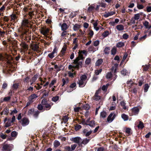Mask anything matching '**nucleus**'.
Here are the masks:
<instances>
[{
  "label": "nucleus",
  "mask_w": 151,
  "mask_h": 151,
  "mask_svg": "<svg viewBox=\"0 0 151 151\" xmlns=\"http://www.w3.org/2000/svg\"><path fill=\"white\" fill-rule=\"evenodd\" d=\"M60 145V142L56 140L53 143L54 146L55 148H56L59 146Z\"/></svg>",
  "instance_id": "a878e982"
},
{
  "label": "nucleus",
  "mask_w": 151,
  "mask_h": 151,
  "mask_svg": "<svg viewBox=\"0 0 151 151\" xmlns=\"http://www.w3.org/2000/svg\"><path fill=\"white\" fill-rule=\"evenodd\" d=\"M116 48L115 47H114L111 50L112 55H114L116 54Z\"/></svg>",
  "instance_id": "c9c22d12"
},
{
  "label": "nucleus",
  "mask_w": 151,
  "mask_h": 151,
  "mask_svg": "<svg viewBox=\"0 0 151 151\" xmlns=\"http://www.w3.org/2000/svg\"><path fill=\"white\" fill-rule=\"evenodd\" d=\"M59 99V97L58 96H56L53 97L52 99V100L54 102H55L57 101Z\"/></svg>",
  "instance_id": "4c0bfd02"
},
{
  "label": "nucleus",
  "mask_w": 151,
  "mask_h": 151,
  "mask_svg": "<svg viewBox=\"0 0 151 151\" xmlns=\"http://www.w3.org/2000/svg\"><path fill=\"white\" fill-rule=\"evenodd\" d=\"M38 96L36 94L34 93L30 96L29 98V100H30L33 102L34 100Z\"/></svg>",
  "instance_id": "f8f14e48"
},
{
  "label": "nucleus",
  "mask_w": 151,
  "mask_h": 151,
  "mask_svg": "<svg viewBox=\"0 0 151 151\" xmlns=\"http://www.w3.org/2000/svg\"><path fill=\"white\" fill-rule=\"evenodd\" d=\"M118 66V64L116 63L114 64V66H112L111 68V70L113 71L114 70V72L116 73L117 68Z\"/></svg>",
  "instance_id": "393cba45"
},
{
  "label": "nucleus",
  "mask_w": 151,
  "mask_h": 151,
  "mask_svg": "<svg viewBox=\"0 0 151 151\" xmlns=\"http://www.w3.org/2000/svg\"><path fill=\"white\" fill-rule=\"evenodd\" d=\"M120 104L124 109L126 110L127 109V107L125 106L126 104L124 101H121L120 103Z\"/></svg>",
  "instance_id": "a19ab883"
},
{
  "label": "nucleus",
  "mask_w": 151,
  "mask_h": 151,
  "mask_svg": "<svg viewBox=\"0 0 151 151\" xmlns=\"http://www.w3.org/2000/svg\"><path fill=\"white\" fill-rule=\"evenodd\" d=\"M102 70L101 69H100L99 70H95V73L96 75H98L100 73Z\"/></svg>",
  "instance_id": "de8ad7c7"
},
{
  "label": "nucleus",
  "mask_w": 151,
  "mask_h": 151,
  "mask_svg": "<svg viewBox=\"0 0 151 151\" xmlns=\"http://www.w3.org/2000/svg\"><path fill=\"white\" fill-rule=\"evenodd\" d=\"M137 127L139 129H142L144 127L143 123L141 121H139V124Z\"/></svg>",
  "instance_id": "7c9ffc66"
},
{
  "label": "nucleus",
  "mask_w": 151,
  "mask_h": 151,
  "mask_svg": "<svg viewBox=\"0 0 151 151\" xmlns=\"http://www.w3.org/2000/svg\"><path fill=\"white\" fill-rule=\"evenodd\" d=\"M50 30L48 28L44 29H41V33L45 36H46L47 33L49 32Z\"/></svg>",
  "instance_id": "9b49d317"
},
{
  "label": "nucleus",
  "mask_w": 151,
  "mask_h": 151,
  "mask_svg": "<svg viewBox=\"0 0 151 151\" xmlns=\"http://www.w3.org/2000/svg\"><path fill=\"white\" fill-rule=\"evenodd\" d=\"M68 117L67 116H65L63 118V120L65 123H66L68 121Z\"/></svg>",
  "instance_id": "680f3d73"
},
{
  "label": "nucleus",
  "mask_w": 151,
  "mask_h": 151,
  "mask_svg": "<svg viewBox=\"0 0 151 151\" xmlns=\"http://www.w3.org/2000/svg\"><path fill=\"white\" fill-rule=\"evenodd\" d=\"M17 133L15 131H14L12 132L11 134V136L13 137H17Z\"/></svg>",
  "instance_id": "37998d69"
},
{
  "label": "nucleus",
  "mask_w": 151,
  "mask_h": 151,
  "mask_svg": "<svg viewBox=\"0 0 151 151\" xmlns=\"http://www.w3.org/2000/svg\"><path fill=\"white\" fill-rule=\"evenodd\" d=\"M94 33L93 31L91 29L89 30V32L88 33V35L90 37V38H91L92 37Z\"/></svg>",
  "instance_id": "09e8293b"
},
{
  "label": "nucleus",
  "mask_w": 151,
  "mask_h": 151,
  "mask_svg": "<svg viewBox=\"0 0 151 151\" xmlns=\"http://www.w3.org/2000/svg\"><path fill=\"white\" fill-rule=\"evenodd\" d=\"M135 20L133 17L130 20V23L128 24V25H132V24H135Z\"/></svg>",
  "instance_id": "c03bdc74"
},
{
  "label": "nucleus",
  "mask_w": 151,
  "mask_h": 151,
  "mask_svg": "<svg viewBox=\"0 0 151 151\" xmlns=\"http://www.w3.org/2000/svg\"><path fill=\"white\" fill-rule=\"evenodd\" d=\"M62 82H63V84L62 86H63L67 84L69 82L68 79V78H63L62 80Z\"/></svg>",
  "instance_id": "aec40b11"
},
{
  "label": "nucleus",
  "mask_w": 151,
  "mask_h": 151,
  "mask_svg": "<svg viewBox=\"0 0 151 151\" xmlns=\"http://www.w3.org/2000/svg\"><path fill=\"white\" fill-rule=\"evenodd\" d=\"M90 140V139H87V138L84 139L83 140L82 139V141L81 142L80 144L81 145L83 144L85 145L89 142Z\"/></svg>",
  "instance_id": "6ab92c4d"
},
{
  "label": "nucleus",
  "mask_w": 151,
  "mask_h": 151,
  "mask_svg": "<svg viewBox=\"0 0 151 151\" xmlns=\"http://www.w3.org/2000/svg\"><path fill=\"white\" fill-rule=\"evenodd\" d=\"M21 122L22 125L24 127L29 124V120L27 118H24L22 119Z\"/></svg>",
  "instance_id": "0eeeda50"
},
{
  "label": "nucleus",
  "mask_w": 151,
  "mask_h": 151,
  "mask_svg": "<svg viewBox=\"0 0 151 151\" xmlns=\"http://www.w3.org/2000/svg\"><path fill=\"white\" fill-rule=\"evenodd\" d=\"M34 112V109H29L28 112V114L29 115L33 114Z\"/></svg>",
  "instance_id": "ea45409f"
},
{
  "label": "nucleus",
  "mask_w": 151,
  "mask_h": 151,
  "mask_svg": "<svg viewBox=\"0 0 151 151\" xmlns=\"http://www.w3.org/2000/svg\"><path fill=\"white\" fill-rule=\"evenodd\" d=\"M124 45V42H118L116 44V47H120L123 46Z\"/></svg>",
  "instance_id": "c85d7f7f"
},
{
  "label": "nucleus",
  "mask_w": 151,
  "mask_h": 151,
  "mask_svg": "<svg viewBox=\"0 0 151 151\" xmlns=\"http://www.w3.org/2000/svg\"><path fill=\"white\" fill-rule=\"evenodd\" d=\"M67 35H69V34L67 33L66 31H63V32L61 34V36L62 37H64Z\"/></svg>",
  "instance_id": "6e6d98bb"
},
{
  "label": "nucleus",
  "mask_w": 151,
  "mask_h": 151,
  "mask_svg": "<svg viewBox=\"0 0 151 151\" xmlns=\"http://www.w3.org/2000/svg\"><path fill=\"white\" fill-rule=\"evenodd\" d=\"M11 148L10 145L7 144H4L2 148V151H10Z\"/></svg>",
  "instance_id": "6e6552de"
},
{
  "label": "nucleus",
  "mask_w": 151,
  "mask_h": 151,
  "mask_svg": "<svg viewBox=\"0 0 151 151\" xmlns=\"http://www.w3.org/2000/svg\"><path fill=\"white\" fill-rule=\"evenodd\" d=\"M12 123L10 121V119H9L5 125V127H7L11 125V123Z\"/></svg>",
  "instance_id": "f704fd0d"
},
{
  "label": "nucleus",
  "mask_w": 151,
  "mask_h": 151,
  "mask_svg": "<svg viewBox=\"0 0 151 151\" xmlns=\"http://www.w3.org/2000/svg\"><path fill=\"white\" fill-rule=\"evenodd\" d=\"M19 87V84L18 83H15L13 85V87L15 89H17Z\"/></svg>",
  "instance_id": "774afa93"
},
{
  "label": "nucleus",
  "mask_w": 151,
  "mask_h": 151,
  "mask_svg": "<svg viewBox=\"0 0 151 151\" xmlns=\"http://www.w3.org/2000/svg\"><path fill=\"white\" fill-rule=\"evenodd\" d=\"M149 86L148 84H145V88H144V92H147L148 89L149 88Z\"/></svg>",
  "instance_id": "864d4df0"
},
{
  "label": "nucleus",
  "mask_w": 151,
  "mask_h": 151,
  "mask_svg": "<svg viewBox=\"0 0 151 151\" xmlns=\"http://www.w3.org/2000/svg\"><path fill=\"white\" fill-rule=\"evenodd\" d=\"M9 113V109L8 108H5L3 111L1 113V114H4L7 115Z\"/></svg>",
  "instance_id": "b1692460"
},
{
  "label": "nucleus",
  "mask_w": 151,
  "mask_h": 151,
  "mask_svg": "<svg viewBox=\"0 0 151 151\" xmlns=\"http://www.w3.org/2000/svg\"><path fill=\"white\" fill-rule=\"evenodd\" d=\"M107 115L105 111H103L100 113V117L103 118H105Z\"/></svg>",
  "instance_id": "cd10ccee"
},
{
  "label": "nucleus",
  "mask_w": 151,
  "mask_h": 151,
  "mask_svg": "<svg viewBox=\"0 0 151 151\" xmlns=\"http://www.w3.org/2000/svg\"><path fill=\"white\" fill-rule=\"evenodd\" d=\"M37 109L39 110H42L43 109V106L41 104H38L37 107Z\"/></svg>",
  "instance_id": "603ef678"
},
{
  "label": "nucleus",
  "mask_w": 151,
  "mask_h": 151,
  "mask_svg": "<svg viewBox=\"0 0 151 151\" xmlns=\"http://www.w3.org/2000/svg\"><path fill=\"white\" fill-rule=\"evenodd\" d=\"M127 73V70L124 69L122 70L121 71V74L124 76H125L126 75Z\"/></svg>",
  "instance_id": "338daca9"
},
{
  "label": "nucleus",
  "mask_w": 151,
  "mask_h": 151,
  "mask_svg": "<svg viewBox=\"0 0 151 151\" xmlns=\"http://www.w3.org/2000/svg\"><path fill=\"white\" fill-rule=\"evenodd\" d=\"M87 76L85 75H82L80 77V79L77 82V83L79 85L80 87H83L86 85L87 81Z\"/></svg>",
  "instance_id": "f03ea898"
},
{
  "label": "nucleus",
  "mask_w": 151,
  "mask_h": 151,
  "mask_svg": "<svg viewBox=\"0 0 151 151\" xmlns=\"http://www.w3.org/2000/svg\"><path fill=\"white\" fill-rule=\"evenodd\" d=\"M77 11L72 12L70 15V17L71 18H73L77 14Z\"/></svg>",
  "instance_id": "c756f323"
},
{
  "label": "nucleus",
  "mask_w": 151,
  "mask_h": 151,
  "mask_svg": "<svg viewBox=\"0 0 151 151\" xmlns=\"http://www.w3.org/2000/svg\"><path fill=\"white\" fill-rule=\"evenodd\" d=\"M73 30L74 31H76L79 30L81 27V25L78 24H76L74 25L73 24Z\"/></svg>",
  "instance_id": "2eb2a0df"
},
{
  "label": "nucleus",
  "mask_w": 151,
  "mask_h": 151,
  "mask_svg": "<svg viewBox=\"0 0 151 151\" xmlns=\"http://www.w3.org/2000/svg\"><path fill=\"white\" fill-rule=\"evenodd\" d=\"M134 19L136 20H138L140 18V15L138 13L134 14Z\"/></svg>",
  "instance_id": "a18cd8bd"
},
{
  "label": "nucleus",
  "mask_w": 151,
  "mask_h": 151,
  "mask_svg": "<svg viewBox=\"0 0 151 151\" xmlns=\"http://www.w3.org/2000/svg\"><path fill=\"white\" fill-rule=\"evenodd\" d=\"M77 146V145L76 144H73L71 145V151H73L75 149Z\"/></svg>",
  "instance_id": "e2e57ef3"
},
{
  "label": "nucleus",
  "mask_w": 151,
  "mask_h": 151,
  "mask_svg": "<svg viewBox=\"0 0 151 151\" xmlns=\"http://www.w3.org/2000/svg\"><path fill=\"white\" fill-rule=\"evenodd\" d=\"M101 98L100 96L98 95V92H96L94 95L93 97V99L94 100L97 101L99 100Z\"/></svg>",
  "instance_id": "dca6fc26"
},
{
  "label": "nucleus",
  "mask_w": 151,
  "mask_h": 151,
  "mask_svg": "<svg viewBox=\"0 0 151 151\" xmlns=\"http://www.w3.org/2000/svg\"><path fill=\"white\" fill-rule=\"evenodd\" d=\"M68 76L70 77H71V78L75 76L76 73L75 72L74 73H72L71 72H69L68 73Z\"/></svg>",
  "instance_id": "8fccbe9b"
},
{
  "label": "nucleus",
  "mask_w": 151,
  "mask_h": 151,
  "mask_svg": "<svg viewBox=\"0 0 151 151\" xmlns=\"http://www.w3.org/2000/svg\"><path fill=\"white\" fill-rule=\"evenodd\" d=\"M67 48V46L66 44H65L63 46V48H62V50L61 51V53L62 55H64L65 53Z\"/></svg>",
  "instance_id": "4468645a"
},
{
  "label": "nucleus",
  "mask_w": 151,
  "mask_h": 151,
  "mask_svg": "<svg viewBox=\"0 0 151 151\" xmlns=\"http://www.w3.org/2000/svg\"><path fill=\"white\" fill-rule=\"evenodd\" d=\"M78 56L74 60L73 63L75 64L74 65H70L68 66V68L72 71H73L74 69L75 68H77V69L80 67H81L82 65V62L79 61L81 60H83L84 59L83 55L80 53V52H78Z\"/></svg>",
  "instance_id": "f257e3e1"
},
{
  "label": "nucleus",
  "mask_w": 151,
  "mask_h": 151,
  "mask_svg": "<svg viewBox=\"0 0 151 151\" xmlns=\"http://www.w3.org/2000/svg\"><path fill=\"white\" fill-rule=\"evenodd\" d=\"M116 29L119 31H122L124 29V26L122 24L117 25L116 27Z\"/></svg>",
  "instance_id": "ddd939ff"
},
{
  "label": "nucleus",
  "mask_w": 151,
  "mask_h": 151,
  "mask_svg": "<svg viewBox=\"0 0 151 151\" xmlns=\"http://www.w3.org/2000/svg\"><path fill=\"white\" fill-rule=\"evenodd\" d=\"M115 12L112 11L106 13L104 15V16L105 17H107L109 16H111L113 14H115Z\"/></svg>",
  "instance_id": "a211bd4d"
},
{
  "label": "nucleus",
  "mask_w": 151,
  "mask_h": 151,
  "mask_svg": "<svg viewBox=\"0 0 151 151\" xmlns=\"http://www.w3.org/2000/svg\"><path fill=\"white\" fill-rule=\"evenodd\" d=\"M87 125H88L91 127H94L95 126L94 121L92 120L90 122L89 124H87Z\"/></svg>",
  "instance_id": "58836bf2"
},
{
  "label": "nucleus",
  "mask_w": 151,
  "mask_h": 151,
  "mask_svg": "<svg viewBox=\"0 0 151 151\" xmlns=\"http://www.w3.org/2000/svg\"><path fill=\"white\" fill-rule=\"evenodd\" d=\"M39 114V112L37 111L34 112L33 114L34 116L35 117H37Z\"/></svg>",
  "instance_id": "4d7b16f0"
},
{
  "label": "nucleus",
  "mask_w": 151,
  "mask_h": 151,
  "mask_svg": "<svg viewBox=\"0 0 151 151\" xmlns=\"http://www.w3.org/2000/svg\"><path fill=\"white\" fill-rule=\"evenodd\" d=\"M83 108L84 109L87 110L90 108V106L86 104L83 106Z\"/></svg>",
  "instance_id": "0e129e2a"
},
{
  "label": "nucleus",
  "mask_w": 151,
  "mask_h": 151,
  "mask_svg": "<svg viewBox=\"0 0 151 151\" xmlns=\"http://www.w3.org/2000/svg\"><path fill=\"white\" fill-rule=\"evenodd\" d=\"M110 49L109 47H106L104 50V52L105 54H108L109 52Z\"/></svg>",
  "instance_id": "473e14b6"
},
{
  "label": "nucleus",
  "mask_w": 151,
  "mask_h": 151,
  "mask_svg": "<svg viewBox=\"0 0 151 151\" xmlns=\"http://www.w3.org/2000/svg\"><path fill=\"white\" fill-rule=\"evenodd\" d=\"M52 105V104L50 105V104L47 103L45 105V107L46 109V110H49L51 109Z\"/></svg>",
  "instance_id": "2f4dec72"
},
{
  "label": "nucleus",
  "mask_w": 151,
  "mask_h": 151,
  "mask_svg": "<svg viewBox=\"0 0 151 151\" xmlns=\"http://www.w3.org/2000/svg\"><path fill=\"white\" fill-rule=\"evenodd\" d=\"M81 128V126L79 124H77L75 127V129L76 130H78Z\"/></svg>",
  "instance_id": "69168bd1"
},
{
  "label": "nucleus",
  "mask_w": 151,
  "mask_h": 151,
  "mask_svg": "<svg viewBox=\"0 0 151 151\" xmlns=\"http://www.w3.org/2000/svg\"><path fill=\"white\" fill-rule=\"evenodd\" d=\"M21 47V50L22 52L27 51L28 49V45L24 42H22L20 44Z\"/></svg>",
  "instance_id": "7ed1b4c3"
},
{
  "label": "nucleus",
  "mask_w": 151,
  "mask_h": 151,
  "mask_svg": "<svg viewBox=\"0 0 151 151\" xmlns=\"http://www.w3.org/2000/svg\"><path fill=\"white\" fill-rule=\"evenodd\" d=\"M115 117V114L113 113H111L108 116L107 118V122L111 123L114 120Z\"/></svg>",
  "instance_id": "39448f33"
},
{
  "label": "nucleus",
  "mask_w": 151,
  "mask_h": 151,
  "mask_svg": "<svg viewBox=\"0 0 151 151\" xmlns=\"http://www.w3.org/2000/svg\"><path fill=\"white\" fill-rule=\"evenodd\" d=\"M143 24L146 28L150 29L151 28V25H149V22L147 21L143 22Z\"/></svg>",
  "instance_id": "412c9836"
},
{
  "label": "nucleus",
  "mask_w": 151,
  "mask_h": 151,
  "mask_svg": "<svg viewBox=\"0 0 151 151\" xmlns=\"http://www.w3.org/2000/svg\"><path fill=\"white\" fill-rule=\"evenodd\" d=\"M121 117L124 121H127L129 119L128 116L124 114H122L121 115Z\"/></svg>",
  "instance_id": "5701e85b"
},
{
  "label": "nucleus",
  "mask_w": 151,
  "mask_h": 151,
  "mask_svg": "<svg viewBox=\"0 0 151 151\" xmlns=\"http://www.w3.org/2000/svg\"><path fill=\"white\" fill-rule=\"evenodd\" d=\"M99 41L97 40L93 42V45L95 46H97L99 45Z\"/></svg>",
  "instance_id": "bf43d9fd"
},
{
  "label": "nucleus",
  "mask_w": 151,
  "mask_h": 151,
  "mask_svg": "<svg viewBox=\"0 0 151 151\" xmlns=\"http://www.w3.org/2000/svg\"><path fill=\"white\" fill-rule=\"evenodd\" d=\"M122 37L123 39L127 40L129 37V35L127 33H124Z\"/></svg>",
  "instance_id": "052dcab7"
},
{
  "label": "nucleus",
  "mask_w": 151,
  "mask_h": 151,
  "mask_svg": "<svg viewBox=\"0 0 151 151\" xmlns=\"http://www.w3.org/2000/svg\"><path fill=\"white\" fill-rule=\"evenodd\" d=\"M112 76V73L111 72L108 73L106 76V78L107 79H110Z\"/></svg>",
  "instance_id": "79ce46f5"
},
{
  "label": "nucleus",
  "mask_w": 151,
  "mask_h": 151,
  "mask_svg": "<svg viewBox=\"0 0 151 151\" xmlns=\"http://www.w3.org/2000/svg\"><path fill=\"white\" fill-rule=\"evenodd\" d=\"M103 62V60L102 59H100L98 60L96 62V66H99Z\"/></svg>",
  "instance_id": "bb28decb"
},
{
  "label": "nucleus",
  "mask_w": 151,
  "mask_h": 151,
  "mask_svg": "<svg viewBox=\"0 0 151 151\" xmlns=\"http://www.w3.org/2000/svg\"><path fill=\"white\" fill-rule=\"evenodd\" d=\"M109 84H107L106 85H103L102 87V89L104 91H106L108 87L109 86Z\"/></svg>",
  "instance_id": "e433bc0d"
},
{
  "label": "nucleus",
  "mask_w": 151,
  "mask_h": 151,
  "mask_svg": "<svg viewBox=\"0 0 151 151\" xmlns=\"http://www.w3.org/2000/svg\"><path fill=\"white\" fill-rule=\"evenodd\" d=\"M91 62V59L90 58H87L85 61V63L87 65H89Z\"/></svg>",
  "instance_id": "3c124183"
},
{
  "label": "nucleus",
  "mask_w": 151,
  "mask_h": 151,
  "mask_svg": "<svg viewBox=\"0 0 151 151\" xmlns=\"http://www.w3.org/2000/svg\"><path fill=\"white\" fill-rule=\"evenodd\" d=\"M30 47L33 51H37L38 50L39 47L38 44H32L31 45Z\"/></svg>",
  "instance_id": "1a4fd4ad"
},
{
  "label": "nucleus",
  "mask_w": 151,
  "mask_h": 151,
  "mask_svg": "<svg viewBox=\"0 0 151 151\" xmlns=\"http://www.w3.org/2000/svg\"><path fill=\"white\" fill-rule=\"evenodd\" d=\"M41 104L42 105H45L47 103V100L46 99H43L41 101Z\"/></svg>",
  "instance_id": "49530a36"
},
{
  "label": "nucleus",
  "mask_w": 151,
  "mask_h": 151,
  "mask_svg": "<svg viewBox=\"0 0 151 151\" xmlns=\"http://www.w3.org/2000/svg\"><path fill=\"white\" fill-rule=\"evenodd\" d=\"M57 49L56 47H55L52 52L48 54V57L52 59L57 55Z\"/></svg>",
  "instance_id": "20e7f679"
},
{
  "label": "nucleus",
  "mask_w": 151,
  "mask_h": 151,
  "mask_svg": "<svg viewBox=\"0 0 151 151\" xmlns=\"http://www.w3.org/2000/svg\"><path fill=\"white\" fill-rule=\"evenodd\" d=\"M11 99V97L7 96L5 97L3 99V101H9Z\"/></svg>",
  "instance_id": "5fc2aeb1"
},
{
  "label": "nucleus",
  "mask_w": 151,
  "mask_h": 151,
  "mask_svg": "<svg viewBox=\"0 0 151 151\" xmlns=\"http://www.w3.org/2000/svg\"><path fill=\"white\" fill-rule=\"evenodd\" d=\"M61 28L62 30L65 31L68 28V26L65 23H64L62 25Z\"/></svg>",
  "instance_id": "4be33fe9"
},
{
  "label": "nucleus",
  "mask_w": 151,
  "mask_h": 151,
  "mask_svg": "<svg viewBox=\"0 0 151 151\" xmlns=\"http://www.w3.org/2000/svg\"><path fill=\"white\" fill-rule=\"evenodd\" d=\"M71 140L75 143L79 144L81 143V142L82 140L81 138L78 137L72 138L71 139Z\"/></svg>",
  "instance_id": "423d86ee"
},
{
  "label": "nucleus",
  "mask_w": 151,
  "mask_h": 151,
  "mask_svg": "<svg viewBox=\"0 0 151 151\" xmlns=\"http://www.w3.org/2000/svg\"><path fill=\"white\" fill-rule=\"evenodd\" d=\"M94 8L95 7L92 5H91L88 7V10L90 12H92Z\"/></svg>",
  "instance_id": "72a5a7b5"
},
{
  "label": "nucleus",
  "mask_w": 151,
  "mask_h": 151,
  "mask_svg": "<svg viewBox=\"0 0 151 151\" xmlns=\"http://www.w3.org/2000/svg\"><path fill=\"white\" fill-rule=\"evenodd\" d=\"M132 111L133 114L134 115H136L138 114L139 110L137 107H135L132 109Z\"/></svg>",
  "instance_id": "f3484780"
},
{
  "label": "nucleus",
  "mask_w": 151,
  "mask_h": 151,
  "mask_svg": "<svg viewBox=\"0 0 151 151\" xmlns=\"http://www.w3.org/2000/svg\"><path fill=\"white\" fill-rule=\"evenodd\" d=\"M109 34V32L108 31H105L102 34V35L104 37H107Z\"/></svg>",
  "instance_id": "13d9d810"
},
{
  "label": "nucleus",
  "mask_w": 151,
  "mask_h": 151,
  "mask_svg": "<svg viewBox=\"0 0 151 151\" xmlns=\"http://www.w3.org/2000/svg\"><path fill=\"white\" fill-rule=\"evenodd\" d=\"M29 22L28 19H23L22 23V26L28 27H29L28 24Z\"/></svg>",
  "instance_id": "9d476101"
}]
</instances>
